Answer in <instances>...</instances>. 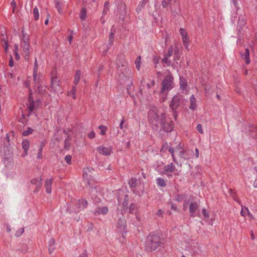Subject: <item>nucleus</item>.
Wrapping results in <instances>:
<instances>
[{"label":"nucleus","mask_w":257,"mask_h":257,"mask_svg":"<svg viewBox=\"0 0 257 257\" xmlns=\"http://www.w3.org/2000/svg\"><path fill=\"white\" fill-rule=\"evenodd\" d=\"M16 49H17V48H16ZM15 59L17 60H19L20 56H19V54L18 53L17 50H16V51H15Z\"/></svg>","instance_id":"052dcab7"},{"label":"nucleus","mask_w":257,"mask_h":257,"mask_svg":"<svg viewBox=\"0 0 257 257\" xmlns=\"http://www.w3.org/2000/svg\"><path fill=\"white\" fill-rule=\"evenodd\" d=\"M244 209H245L247 212V214L248 215V216L251 218H253V216L252 215V214L249 212L247 207H245V206H244Z\"/></svg>","instance_id":"4d7b16f0"},{"label":"nucleus","mask_w":257,"mask_h":257,"mask_svg":"<svg viewBox=\"0 0 257 257\" xmlns=\"http://www.w3.org/2000/svg\"><path fill=\"white\" fill-rule=\"evenodd\" d=\"M99 128L100 130V134L101 135L103 136L106 134V132L107 130V127L106 126L101 125L99 126Z\"/></svg>","instance_id":"4c0bfd02"},{"label":"nucleus","mask_w":257,"mask_h":257,"mask_svg":"<svg viewBox=\"0 0 257 257\" xmlns=\"http://www.w3.org/2000/svg\"><path fill=\"white\" fill-rule=\"evenodd\" d=\"M88 138L90 139H93L95 137V133L93 131L90 132V133L88 135Z\"/></svg>","instance_id":"603ef678"},{"label":"nucleus","mask_w":257,"mask_h":257,"mask_svg":"<svg viewBox=\"0 0 257 257\" xmlns=\"http://www.w3.org/2000/svg\"><path fill=\"white\" fill-rule=\"evenodd\" d=\"M162 62L163 64H165L167 66H169L171 65V61L169 60V58L164 56L162 59Z\"/></svg>","instance_id":"58836bf2"},{"label":"nucleus","mask_w":257,"mask_h":257,"mask_svg":"<svg viewBox=\"0 0 257 257\" xmlns=\"http://www.w3.org/2000/svg\"><path fill=\"white\" fill-rule=\"evenodd\" d=\"M33 14L34 15V20L35 21H37L39 20V11L37 8L35 7L33 12Z\"/></svg>","instance_id":"72a5a7b5"},{"label":"nucleus","mask_w":257,"mask_h":257,"mask_svg":"<svg viewBox=\"0 0 257 257\" xmlns=\"http://www.w3.org/2000/svg\"><path fill=\"white\" fill-rule=\"evenodd\" d=\"M199 205L198 203L196 202H191L189 206V211L191 213L190 216L194 217V213L196 212V211L198 209Z\"/></svg>","instance_id":"4468645a"},{"label":"nucleus","mask_w":257,"mask_h":257,"mask_svg":"<svg viewBox=\"0 0 257 257\" xmlns=\"http://www.w3.org/2000/svg\"><path fill=\"white\" fill-rule=\"evenodd\" d=\"M9 65L10 67H13L14 66V61L12 56L9 60Z\"/></svg>","instance_id":"6e6d98bb"},{"label":"nucleus","mask_w":257,"mask_h":257,"mask_svg":"<svg viewBox=\"0 0 257 257\" xmlns=\"http://www.w3.org/2000/svg\"><path fill=\"white\" fill-rule=\"evenodd\" d=\"M137 210V205L134 204H131L129 208V212L131 214L136 213Z\"/></svg>","instance_id":"7c9ffc66"},{"label":"nucleus","mask_w":257,"mask_h":257,"mask_svg":"<svg viewBox=\"0 0 257 257\" xmlns=\"http://www.w3.org/2000/svg\"><path fill=\"white\" fill-rule=\"evenodd\" d=\"M70 138L68 136L65 140L64 149L66 150H68L70 147Z\"/></svg>","instance_id":"bb28decb"},{"label":"nucleus","mask_w":257,"mask_h":257,"mask_svg":"<svg viewBox=\"0 0 257 257\" xmlns=\"http://www.w3.org/2000/svg\"><path fill=\"white\" fill-rule=\"evenodd\" d=\"M173 76L169 74L166 76L163 80L160 90L162 101L164 102L166 101L169 91L173 88Z\"/></svg>","instance_id":"7ed1b4c3"},{"label":"nucleus","mask_w":257,"mask_h":257,"mask_svg":"<svg viewBox=\"0 0 257 257\" xmlns=\"http://www.w3.org/2000/svg\"><path fill=\"white\" fill-rule=\"evenodd\" d=\"M80 76H81V71L80 70H77L76 71L75 76H74V83L75 85H77L79 83V81L80 79Z\"/></svg>","instance_id":"5701e85b"},{"label":"nucleus","mask_w":257,"mask_h":257,"mask_svg":"<svg viewBox=\"0 0 257 257\" xmlns=\"http://www.w3.org/2000/svg\"><path fill=\"white\" fill-rule=\"evenodd\" d=\"M24 86L26 87L29 88V90H30V89H31L30 88V81L28 79L24 81Z\"/></svg>","instance_id":"49530a36"},{"label":"nucleus","mask_w":257,"mask_h":257,"mask_svg":"<svg viewBox=\"0 0 257 257\" xmlns=\"http://www.w3.org/2000/svg\"><path fill=\"white\" fill-rule=\"evenodd\" d=\"M32 90L30 89V93L29 96L28 103L27 104L28 108L30 111L32 112L35 109H37L40 105L41 102L39 100L34 101L32 99Z\"/></svg>","instance_id":"423d86ee"},{"label":"nucleus","mask_w":257,"mask_h":257,"mask_svg":"<svg viewBox=\"0 0 257 257\" xmlns=\"http://www.w3.org/2000/svg\"><path fill=\"white\" fill-rule=\"evenodd\" d=\"M33 77H34V81L35 82V86L37 87L38 89H39L41 86V80L40 77L37 76V73H33Z\"/></svg>","instance_id":"6ab92c4d"},{"label":"nucleus","mask_w":257,"mask_h":257,"mask_svg":"<svg viewBox=\"0 0 257 257\" xmlns=\"http://www.w3.org/2000/svg\"><path fill=\"white\" fill-rule=\"evenodd\" d=\"M60 85V81L56 76H53L51 78V87L53 89H55L57 86Z\"/></svg>","instance_id":"dca6fc26"},{"label":"nucleus","mask_w":257,"mask_h":257,"mask_svg":"<svg viewBox=\"0 0 257 257\" xmlns=\"http://www.w3.org/2000/svg\"><path fill=\"white\" fill-rule=\"evenodd\" d=\"M109 10V3L108 1H106L104 5V8L102 12L103 15H105Z\"/></svg>","instance_id":"cd10ccee"},{"label":"nucleus","mask_w":257,"mask_h":257,"mask_svg":"<svg viewBox=\"0 0 257 257\" xmlns=\"http://www.w3.org/2000/svg\"><path fill=\"white\" fill-rule=\"evenodd\" d=\"M135 64L136 66L137 69L139 70L141 67V57L140 56H138L136 59L135 60Z\"/></svg>","instance_id":"2f4dec72"},{"label":"nucleus","mask_w":257,"mask_h":257,"mask_svg":"<svg viewBox=\"0 0 257 257\" xmlns=\"http://www.w3.org/2000/svg\"><path fill=\"white\" fill-rule=\"evenodd\" d=\"M229 193L230 195V196L232 198V199L239 204H240L241 202L239 200V199L238 198L237 195L236 194V192L232 189H229Z\"/></svg>","instance_id":"a211bd4d"},{"label":"nucleus","mask_w":257,"mask_h":257,"mask_svg":"<svg viewBox=\"0 0 257 257\" xmlns=\"http://www.w3.org/2000/svg\"><path fill=\"white\" fill-rule=\"evenodd\" d=\"M242 58L245 61L246 64L250 63L249 51L248 49H246L244 54L241 55Z\"/></svg>","instance_id":"aec40b11"},{"label":"nucleus","mask_w":257,"mask_h":257,"mask_svg":"<svg viewBox=\"0 0 257 257\" xmlns=\"http://www.w3.org/2000/svg\"><path fill=\"white\" fill-rule=\"evenodd\" d=\"M28 248L27 244H22L19 249V250L22 253H26L28 251Z\"/></svg>","instance_id":"f704fd0d"},{"label":"nucleus","mask_w":257,"mask_h":257,"mask_svg":"<svg viewBox=\"0 0 257 257\" xmlns=\"http://www.w3.org/2000/svg\"><path fill=\"white\" fill-rule=\"evenodd\" d=\"M182 38L184 46L187 50H189L188 47L190 41L188 35H186V36L183 37V38Z\"/></svg>","instance_id":"393cba45"},{"label":"nucleus","mask_w":257,"mask_h":257,"mask_svg":"<svg viewBox=\"0 0 257 257\" xmlns=\"http://www.w3.org/2000/svg\"><path fill=\"white\" fill-rule=\"evenodd\" d=\"M180 89L183 90L186 89L187 86V81L183 76L180 77Z\"/></svg>","instance_id":"412c9836"},{"label":"nucleus","mask_w":257,"mask_h":257,"mask_svg":"<svg viewBox=\"0 0 257 257\" xmlns=\"http://www.w3.org/2000/svg\"><path fill=\"white\" fill-rule=\"evenodd\" d=\"M125 122V120L124 117H123L120 121L119 127L120 129H122L123 128V124Z\"/></svg>","instance_id":"864d4df0"},{"label":"nucleus","mask_w":257,"mask_h":257,"mask_svg":"<svg viewBox=\"0 0 257 257\" xmlns=\"http://www.w3.org/2000/svg\"><path fill=\"white\" fill-rule=\"evenodd\" d=\"M202 214L205 218H208L209 217V214L205 208L202 209Z\"/></svg>","instance_id":"79ce46f5"},{"label":"nucleus","mask_w":257,"mask_h":257,"mask_svg":"<svg viewBox=\"0 0 257 257\" xmlns=\"http://www.w3.org/2000/svg\"><path fill=\"white\" fill-rule=\"evenodd\" d=\"M157 182L158 185L161 187H165L167 185V184L165 180L161 178H158L157 179Z\"/></svg>","instance_id":"c756f323"},{"label":"nucleus","mask_w":257,"mask_h":257,"mask_svg":"<svg viewBox=\"0 0 257 257\" xmlns=\"http://www.w3.org/2000/svg\"><path fill=\"white\" fill-rule=\"evenodd\" d=\"M179 31H180V35L182 36V38H183V37L186 36V35H188L187 33L183 28H180L179 30Z\"/></svg>","instance_id":"37998d69"},{"label":"nucleus","mask_w":257,"mask_h":257,"mask_svg":"<svg viewBox=\"0 0 257 257\" xmlns=\"http://www.w3.org/2000/svg\"><path fill=\"white\" fill-rule=\"evenodd\" d=\"M54 179L51 178L50 179H46L44 183V186L46 189L47 193H50L52 191V185Z\"/></svg>","instance_id":"9b49d317"},{"label":"nucleus","mask_w":257,"mask_h":257,"mask_svg":"<svg viewBox=\"0 0 257 257\" xmlns=\"http://www.w3.org/2000/svg\"><path fill=\"white\" fill-rule=\"evenodd\" d=\"M155 82L154 80H152L150 83L147 84V86L148 88H151V87L154 86Z\"/></svg>","instance_id":"3c124183"},{"label":"nucleus","mask_w":257,"mask_h":257,"mask_svg":"<svg viewBox=\"0 0 257 257\" xmlns=\"http://www.w3.org/2000/svg\"><path fill=\"white\" fill-rule=\"evenodd\" d=\"M31 183L35 185L36 186L35 191H38L40 189L42 186V178L41 177H38L37 178H34L31 180Z\"/></svg>","instance_id":"f8f14e48"},{"label":"nucleus","mask_w":257,"mask_h":257,"mask_svg":"<svg viewBox=\"0 0 257 257\" xmlns=\"http://www.w3.org/2000/svg\"><path fill=\"white\" fill-rule=\"evenodd\" d=\"M128 184L131 188L135 187L137 184V180L135 178H132L130 180Z\"/></svg>","instance_id":"473e14b6"},{"label":"nucleus","mask_w":257,"mask_h":257,"mask_svg":"<svg viewBox=\"0 0 257 257\" xmlns=\"http://www.w3.org/2000/svg\"><path fill=\"white\" fill-rule=\"evenodd\" d=\"M98 153L103 155L109 156L112 153V149L110 147H105L104 146H100L97 149Z\"/></svg>","instance_id":"1a4fd4ad"},{"label":"nucleus","mask_w":257,"mask_h":257,"mask_svg":"<svg viewBox=\"0 0 257 257\" xmlns=\"http://www.w3.org/2000/svg\"><path fill=\"white\" fill-rule=\"evenodd\" d=\"M162 5L164 8H166L168 5V3L166 1H163L162 2Z\"/></svg>","instance_id":"13d9d810"},{"label":"nucleus","mask_w":257,"mask_h":257,"mask_svg":"<svg viewBox=\"0 0 257 257\" xmlns=\"http://www.w3.org/2000/svg\"><path fill=\"white\" fill-rule=\"evenodd\" d=\"M162 244V239L159 235L151 233L147 237L145 250L151 252L161 246Z\"/></svg>","instance_id":"f03ea898"},{"label":"nucleus","mask_w":257,"mask_h":257,"mask_svg":"<svg viewBox=\"0 0 257 257\" xmlns=\"http://www.w3.org/2000/svg\"><path fill=\"white\" fill-rule=\"evenodd\" d=\"M183 96L181 94L175 95L172 99L169 106L172 110L173 115L175 118L177 115V110L183 103Z\"/></svg>","instance_id":"20e7f679"},{"label":"nucleus","mask_w":257,"mask_h":257,"mask_svg":"<svg viewBox=\"0 0 257 257\" xmlns=\"http://www.w3.org/2000/svg\"><path fill=\"white\" fill-rule=\"evenodd\" d=\"M148 118L150 123L157 127L160 125L162 129L166 132H171L174 128L173 121L167 113L160 112L155 107L149 110Z\"/></svg>","instance_id":"f257e3e1"},{"label":"nucleus","mask_w":257,"mask_h":257,"mask_svg":"<svg viewBox=\"0 0 257 257\" xmlns=\"http://www.w3.org/2000/svg\"><path fill=\"white\" fill-rule=\"evenodd\" d=\"M171 209L174 211H176L177 210V207L173 204H172L171 205Z\"/></svg>","instance_id":"69168bd1"},{"label":"nucleus","mask_w":257,"mask_h":257,"mask_svg":"<svg viewBox=\"0 0 257 257\" xmlns=\"http://www.w3.org/2000/svg\"><path fill=\"white\" fill-rule=\"evenodd\" d=\"M65 160L68 164H70L71 161V156L69 155H66L65 157Z\"/></svg>","instance_id":"a18cd8bd"},{"label":"nucleus","mask_w":257,"mask_h":257,"mask_svg":"<svg viewBox=\"0 0 257 257\" xmlns=\"http://www.w3.org/2000/svg\"><path fill=\"white\" fill-rule=\"evenodd\" d=\"M166 149H167L168 150V151L171 154V156H172L173 162L176 164H178V161H177V160L175 156V154H174V149L171 147H167L166 148Z\"/></svg>","instance_id":"b1692460"},{"label":"nucleus","mask_w":257,"mask_h":257,"mask_svg":"<svg viewBox=\"0 0 257 257\" xmlns=\"http://www.w3.org/2000/svg\"><path fill=\"white\" fill-rule=\"evenodd\" d=\"M163 213H164V212L161 209H159L156 212V215L158 216L162 217Z\"/></svg>","instance_id":"5fc2aeb1"},{"label":"nucleus","mask_w":257,"mask_h":257,"mask_svg":"<svg viewBox=\"0 0 257 257\" xmlns=\"http://www.w3.org/2000/svg\"><path fill=\"white\" fill-rule=\"evenodd\" d=\"M108 209L107 207H98L94 211V214L95 215H98L100 214L105 215L107 213Z\"/></svg>","instance_id":"2eb2a0df"},{"label":"nucleus","mask_w":257,"mask_h":257,"mask_svg":"<svg viewBox=\"0 0 257 257\" xmlns=\"http://www.w3.org/2000/svg\"><path fill=\"white\" fill-rule=\"evenodd\" d=\"M76 88L74 86L72 87V90L67 92V95L69 96H72L73 99H75L76 98Z\"/></svg>","instance_id":"a878e982"},{"label":"nucleus","mask_w":257,"mask_h":257,"mask_svg":"<svg viewBox=\"0 0 257 257\" xmlns=\"http://www.w3.org/2000/svg\"><path fill=\"white\" fill-rule=\"evenodd\" d=\"M190 105L189 108L191 110H195L197 107L196 99L194 95H192L190 98Z\"/></svg>","instance_id":"f3484780"},{"label":"nucleus","mask_w":257,"mask_h":257,"mask_svg":"<svg viewBox=\"0 0 257 257\" xmlns=\"http://www.w3.org/2000/svg\"><path fill=\"white\" fill-rule=\"evenodd\" d=\"M73 35H72V34H70V35H69L68 36V41H69V43H70V44H71V42H72V39H73Z\"/></svg>","instance_id":"680f3d73"},{"label":"nucleus","mask_w":257,"mask_h":257,"mask_svg":"<svg viewBox=\"0 0 257 257\" xmlns=\"http://www.w3.org/2000/svg\"><path fill=\"white\" fill-rule=\"evenodd\" d=\"M33 132V130L31 128L29 127L27 131L23 132V135L24 136H27L31 134Z\"/></svg>","instance_id":"ea45409f"},{"label":"nucleus","mask_w":257,"mask_h":257,"mask_svg":"<svg viewBox=\"0 0 257 257\" xmlns=\"http://www.w3.org/2000/svg\"><path fill=\"white\" fill-rule=\"evenodd\" d=\"M11 7L13 8V13H14L15 12V9L16 8V3L15 0H13L11 3Z\"/></svg>","instance_id":"c03bdc74"},{"label":"nucleus","mask_w":257,"mask_h":257,"mask_svg":"<svg viewBox=\"0 0 257 257\" xmlns=\"http://www.w3.org/2000/svg\"><path fill=\"white\" fill-rule=\"evenodd\" d=\"M173 51H174L173 47V46H171L168 49V53L167 54H166L164 56L169 58L172 55V54L173 53Z\"/></svg>","instance_id":"e433bc0d"},{"label":"nucleus","mask_w":257,"mask_h":257,"mask_svg":"<svg viewBox=\"0 0 257 257\" xmlns=\"http://www.w3.org/2000/svg\"><path fill=\"white\" fill-rule=\"evenodd\" d=\"M22 145V147H23V149L25 150V155H27V151L29 148L30 142L28 140H25L23 141Z\"/></svg>","instance_id":"4be33fe9"},{"label":"nucleus","mask_w":257,"mask_h":257,"mask_svg":"<svg viewBox=\"0 0 257 257\" xmlns=\"http://www.w3.org/2000/svg\"><path fill=\"white\" fill-rule=\"evenodd\" d=\"M164 170L167 173L174 172V175L176 176H178L180 174V171L176 169L175 165L172 163L164 166Z\"/></svg>","instance_id":"6e6552de"},{"label":"nucleus","mask_w":257,"mask_h":257,"mask_svg":"<svg viewBox=\"0 0 257 257\" xmlns=\"http://www.w3.org/2000/svg\"><path fill=\"white\" fill-rule=\"evenodd\" d=\"M54 249H55L54 246H50V247L49 248V253L50 254H52V253L54 251Z\"/></svg>","instance_id":"bf43d9fd"},{"label":"nucleus","mask_w":257,"mask_h":257,"mask_svg":"<svg viewBox=\"0 0 257 257\" xmlns=\"http://www.w3.org/2000/svg\"><path fill=\"white\" fill-rule=\"evenodd\" d=\"M248 131L250 136L254 139H257V126L254 124L248 125Z\"/></svg>","instance_id":"9d476101"},{"label":"nucleus","mask_w":257,"mask_h":257,"mask_svg":"<svg viewBox=\"0 0 257 257\" xmlns=\"http://www.w3.org/2000/svg\"><path fill=\"white\" fill-rule=\"evenodd\" d=\"M241 206H242V210H241V211L240 212V214L242 216H245V212L243 210V209L244 208V207H243L242 205H241Z\"/></svg>","instance_id":"0e129e2a"},{"label":"nucleus","mask_w":257,"mask_h":257,"mask_svg":"<svg viewBox=\"0 0 257 257\" xmlns=\"http://www.w3.org/2000/svg\"><path fill=\"white\" fill-rule=\"evenodd\" d=\"M114 33H115V31L111 30L110 33V35H109V42L111 44H112V42L113 41Z\"/></svg>","instance_id":"a19ab883"},{"label":"nucleus","mask_w":257,"mask_h":257,"mask_svg":"<svg viewBox=\"0 0 257 257\" xmlns=\"http://www.w3.org/2000/svg\"><path fill=\"white\" fill-rule=\"evenodd\" d=\"M81 202H82V204L84 205V207H86V206L87 205V204H88L87 201L85 200H82L81 201Z\"/></svg>","instance_id":"e2e57ef3"},{"label":"nucleus","mask_w":257,"mask_h":257,"mask_svg":"<svg viewBox=\"0 0 257 257\" xmlns=\"http://www.w3.org/2000/svg\"><path fill=\"white\" fill-rule=\"evenodd\" d=\"M176 149L180 150V156L184 159H189L193 155V152L192 150H184L179 144L176 147Z\"/></svg>","instance_id":"0eeeda50"},{"label":"nucleus","mask_w":257,"mask_h":257,"mask_svg":"<svg viewBox=\"0 0 257 257\" xmlns=\"http://www.w3.org/2000/svg\"><path fill=\"white\" fill-rule=\"evenodd\" d=\"M91 172L90 169L89 168H85L84 169L83 176V178L87 180H89L90 176H88V173Z\"/></svg>","instance_id":"c85d7f7f"},{"label":"nucleus","mask_w":257,"mask_h":257,"mask_svg":"<svg viewBox=\"0 0 257 257\" xmlns=\"http://www.w3.org/2000/svg\"><path fill=\"white\" fill-rule=\"evenodd\" d=\"M30 43L28 38L24 39L21 42V48L23 50V55L25 60H29L30 55Z\"/></svg>","instance_id":"39448f33"},{"label":"nucleus","mask_w":257,"mask_h":257,"mask_svg":"<svg viewBox=\"0 0 257 257\" xmlns=\"http://www.w3.org/2000/svg\"><path fill=\"white\" fill-rule=\"evenodd\" d=\"M196 128L197 130V131L201 134H202L203 133V129H202V125L200 124H198L197 125V127H196Z\"/></svg>","instance_id":"de8ad7c7"},{"label":"nucleus","mask_w":257,"mask_h":257,"mask_svg":"<svg viewBox=\"0 0 257 257\" xmlns=\"http://www.w3.org/2000/svg\"><path fill=\"white\" fill-rule=\"evenodd\" d=\"M86 10L85 8H83L80 13V19L84 20L86 18Z\"/></svg>","instance_id":"c9c22d12"},{"label":"nucleus","mask_w":257,"mask_h":257,"mask_svg":"<svg viewBox=\"0 0 257 257\" xmlns=\"http://www.w3.org/2000/svg\"><path fill=\"white\" fill-rule=\"evenodd\" d=\"M180 56L179 55H175L174 56V60L177 61L180 59Z\"/></svg>","instance_id":"338daca9"},{"label":"nucleus","mask_w":257,"mask_h":257,"mask_svg":"<svg viewBox=\"0 0 257 257\" xmlns=\"http://www.w3.org/2000/svg\"><path fill=\"white\" fill-rule=\"evenodd\" d=\"M38 67V62L37 61V59H36L35 62V66H34V73H36L37 72Z\"/></svg>","instance_id":"8fccbe9b"},{"label":"nucleus","mask_w":257,"mask_h":257,"mask_svg":"<svg viewBox=\"0 0 257 257\" xmlns=\"http://www.w3.org/2000/svg\"><path fill=\"white\" fill-rule=\"evenodd\" d=\"M185 195H178L177 197V198H176V200L178 201H181L185 197Z\"/></svg>","instance_id":"09e8293b"},{"label":"nucleus","mask_w":257,"mask_h":257,"mask_svg":"<svg viewBox=\"0 0 257 257\" xmlns=\"http://www.w3.org/2000/svg\"><path fill=\"white\" fill-rule=\"evenodd\" d=\"M0 40L1 41L2 45L5 49V52H7L8 48V40L7 36L5 34H1L0 36Z\"/></svg>","instance_id":"ddd939ff"},{"label":"nucleus","mask_w":257,"mask_h":257,"mask_svg":"<svg viewBox=\"0 0 257 257\" xmlns=\"http://www.w3.org/2000/svg\"><path fill=\"white\" fill-rule=\"evenodd\" d=\"M50 246H54L55 244V240L52 239L50 241Z\"/></svg>","instance_id":"774afa93"}]
</instances>
